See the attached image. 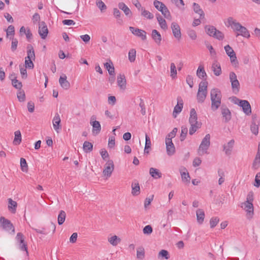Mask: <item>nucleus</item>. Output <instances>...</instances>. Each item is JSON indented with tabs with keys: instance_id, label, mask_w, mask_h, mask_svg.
Returning <instances> with one entry per match:
<instances>
[{
	"instance_id": "nucleus-1",
	"label": "nucleus",
	"mask_w": 260,
	"mask_h": 260,
	"mask_svg": "<svg viewBox=\"0 0 260 260\" xmlns=\"http://www.w3.org/2000/svg\"><path fill=\"white\" fill-rule=\"evenodd\" d=\"M189 123L190 125L189 134L190 135L194 134L202 126V123L198 121L197 114L194 108L190 110Z\"/></svg>"
},
{
	"instance_id": "nucleus-2",
	"label": "nucleus",
	"mask_w": 260,
	"mask_h": 260,
	"mask_svg": "<svg viewBox=\"0 0 260 260\" xmlns=\"http://www.w3.org/2000/svg\"><path fill=\"white\" fill-rule=\"evenodd\" d=\"M211 101V109L216 111L221 104V94L220 91L217 88H213L210 91Z\"/></svg>"
},
{
	"instance_id": "nucleus-3",
	"label": "nucleus",
	"mask_w": 260,
	"mask_h": 260,
	"mask_svg": "<svg viewBox=\"0 0 260 260\" xmlns=\"http://www.w3.org/2000/svg\"><path fill=\"white\" fill-rule=\"evenodd\" d=\"M210 135L208 134L203 139L198 149V153L199 155H203L204 154H208V150L210 145Z\"/></svg>"
},
{
	"instance_id": "nucleus-4",
	"label": "nucleus",
	"mask_w": 260,
	"mask_h": 260,
	"mask_svg": "<svg viewBox=\"0 0 260 260\" xmlns=\"http://www.w3.org/2000/svg\"><path fill=\"white\" fill-rule=\"evenodd\" d=\"M27 49V57L25 58V68L31 69L34 67L32 60L35 59V51L33 47L30 44L28 45Z\"/></svg>"
},
{
	"instance_id": "nucleus-5",
	"label": "nucleus",
	"mask_w": 260,
	"mask_h": 260,
	"mask_svg": "<svg viewBox=\"0 0 260 260\" xmlns=\"http://www.w3.org/2000/svg\"><path fill=\"white\" fill-rule=\"evenodd\" d=\"M153 5L157 10L161 13L166 18L169 20L172 19L171 13L164 3L157 0H155L153 2Z\"/></svg>"
},
{
	"instance_id": "nucleus-6",
	"label": "nucleus",
	"mask_w": 260,
	"mask_h": 260,
	"mask_svg": "<svg viewBox=\"0 0 260 260\" xmlns=\"http://www.w3.org/2000/svg\"><path fill=\"white\" fill-rule=\"evenodd\" d=\"M226 54L230 57V60L232 64L236 67L238 64V61L237 59L235 52L232 48L229 45H227L224 47Z\"/></svg>"
},
{
	"instance_id": "nucleus-7",
	"label": "nucleus",
	"mask_w": 260,
	"mask_h": 260,
	"mask_svg": "<svg viewBox=\"0 0 260 260\" xmlns=\"http://www.w3.org/2000/svg\"><path fill=\"white\" fill-rule=\"evenodd\" d=\"M235 103L238 104L242 108L243 111L246 115H249L251 113V106L249 103L246 100H240L235 98Z\"/></svg>"
},
{
	"instance_id": "nucleus-8",
	"label": "nucleus",
	"mask_w": 260,
	"mask_h": 260,
	"mask_svg": "<svg viewBox=\"0 0 260 260\" xmlns=\"http://www.w3.org/2000/svg\"><path fill=\"white\" fill-rule=\"evenodd\" d=\"M90 124L92 127V135L94 136L98 135L101 131V125L100 122L96 120L95 116L93 115L90 117Z\"/></svg>"
},
{
	"instance_id": "nucleus-9",
	"label": "nucleus",
	"mask_w": 260,
	"mask_h": 260,
	"mask_svg": "<svg viewBox=\"0 0 260 260\" xmlns=\"http://www.w3.org/2000/svg\"><path fill=\"white\" fill-rule=\"evenodd\" d=\"M114 170V165L113 161L111 159H109L105 165V167L103 171V175L106 176L107 178L110 177Z\"/></svg>"
},
{
	"instance_id": "nucleus-10",
	"label": "nucleus",
	"mask_w": 260,
	"mask_h": 260,
	"mask_svg": "<svg viewBox=\"0 0 260 260\" xmlns=\"http://www.w3.org/2000/svg\"><path fill=\"white\" fill-rule=\"evenodd\" d=\"M230 80L231 82L232 87L235 93H237L239 91L240 83L237 80V75L234 72H231L230 74Z\"/></svg>"
},
{
	"instance_id": "nucleus-11",
	"label": "nucleus",
	"mask_w": 260,
	"mask_h": 260,
	"mask_svg": "<svg viewBox=\"0 0 260 260\" xmlns=\"http://www.w3.org/2000/svg\"><path fill=\"white\" fill-rule=\"evenodd\" d=\"M224 23L227 27H231L235 31H236L241 25L232 17H229L226 21H224Z\"/></svg>"
},
{
	"instance_id": "nucleus-12",
	"label": "nucleus",
	"mask_w": 260,
	"mask_h": 260,
	"mask_svg": "<svg viewBox=\"0 0 260 260\" xmlns=\"http://www.w3.org/2000/svg\"><path fill=\"white\" fill-rule=\"evenodd\" d=\"M241 207L247 212V218H251L253 214V206L252 203L251 202H245L242 204Z\"/></svg>"
},
{
	"instance_id": "nucleus-13",
	"label": "nucleus",
	"mask_w": 260,
	"mask_h": 260,
	"mask_svg": "<svg viewBox=\"0 0 260 260\" xmlns=\"http://www.w3.org/2000/svg\"><path fill=\"white\" fill-rule=\"evenodd\" d=\"M0 223H1V226L6 231L12 230L13 234L15 233V229L13 224L11 223L10 221L5 218L3 217L0 218Z\"/></svg>"
},
{
	"instance_id": "nucleus-14",
	"label": "nucleus",
	"mask_w": 260,
	"mask_h": 260,
	"mask_svg": "<svg viewBox=\"0 0 260 260\" xmlns=\"http://www.w3.org/2000/svg\"><path fill=\"white\" fill-rule=\"evenodd\" d=\"M39 34L42 39H45L48 34V29L45 22H40L39 24Z\"/></svg>"
},
{
	"instance_id": "nucleus-15",
	"label": "nucleus",
	"mask_w": 260,
	"mask_h": 260,
	"mask_svg": "<svg viewBox=\"0 0 260 260\" xmlns=\"http://www.w3.org/2000/svg\"><path fill=\"white\" fill-rule=\"evenodd\" d=\"M173 36L175 38L179 40L181 37V33L179 25L175 22H173L171 26Z\"/></svg>"
},
{
	"instance_id": "nucleus-16",
	"label": "nucleus",
	"mask_w": 260,
	"mask_h": 260,
	"mask_svg": "<svg viewBox=\"0 0 260 260\" xmlns=\"http://www.w3.org/2000/svg\"><path fill=\"white\" fill-rule=\"evenodd\" d=\"M129 29L132 34L140 37L142 40H145L146 39V32L145 31L132 26H130Z\"/></svg>"
},
{
	"instance_id": "nucleus-17",
	"label": "nucleus",
	"mask_w": 260,
	"mask_h": 260,
	"mask_svg": "<svg viewBox=\"0 0 260 260\" xmlns=\"http://www.w3.org/2000/svg\"><path fill=\"white\" fill-rule=\"evenodd\" d=\"M166 145V151L167 153L169 156H172L175 153V147L172 141L169 140H165Z\"/></svg>"
},
{
	"instance_id": "nucleus-18",
	"label": "nucleus",
	"mask_w": 260,
	"mask_h": 260,
	"mask_svg": "<svg viewBox=\"0 0 260 260\" xmlns=\"http://www.w3.org/2000/svg\"><path fill=\"white\" fill-rule=\"evenodd\" d=\"M60 122L61 120L59 115L56 113L52 120V123L53 128L57 133H58L61 129Z\"/></svg>"
},
{
	"instance_id": "nucleus-19",
	"label": "nucleus",
	"mask_w": 260,
	"mask_h": 260,
	"mask_svg": "<svg viewBox=\"0 0 260 260\" xmlns=\"http://www.w3.org/2000/svg\"><path fill=\"white\" fill-rule=\"evenodd\" d=\"M117 82L120 89L124 90L126 89V80L124 75L119 74L117 76Z\"/></svg>"
},
{
	"instance_id": "nucleus-20",
	"label": "nucleus",
	"mask_w": 260,
	"mask_h": 260,
	"mask_svg": "<svg viewBox=\"0 0 260 260\" xmlns=\"http://www.w3.org/2000/svg\"><path fill=\"white\" fill-rule=\"evenodd\" d=\"M180 173L182 182L188 184L190 182V176L187 169L184 167L181 168L180 169Z\"/></svg>"
},
{
	"instance_id": "nucleus-21",
	"label": "nucleus",
	"mask_w": 260,
	"mask_h": 260,
	"mask_svg": "<svg viewBox=\"0 0 260 260\" xmlns=\"http://www.w3.org/2000/svg\"><path fill=\"white\" fill-rule=\"evenodd\" d=\"M132 194L133 196H137L140 193V187L138 181L134 180L131 185Z\"/></svg>"
},
{
	"instance_id": "nucleus-22",
	"label": "nucleus",
	"mask_w": 260,
	"mask_h": 260,
	"mask_svg": "<svg viewBox=\"0 0 260 260\" xmlns=\"http://www.w3.org/2000/svg\"><path fill=\"white\" fill-rule=\"evenodd\" d=\"M221 114L225 122H228L231 119V113L230 110L226 107H221Z\"/></svg>"
},
{
	"instance_id": "nucleus-23",
	"label": "nucleus",
	"mask_w": 260,
	"mask_h": 260,
	"mask_svg": "<svg viewBox=\"0 0 260 260\" xmlns=\"http://www.w3.org/2000/svg\"><path fill=\"white\" fill-rule=\"evenodd\" d=\"M67 77L66 75L62 74L60 76L59 79V83L62 88L64 89H68L70 87V82L67 80Z\"/></svg>"
},
{
	"instance_id": "nucleus-24",
	"label": "nucleus",
	"mask_w": 260,
	"mask_h": 260,
	"mask_svg": "<svg viewBox=\"0 0 260 260\" xmlns=\"http://www.w3.org/2000/svg\"><path fill=\"white\" fill-rule=\"evenodd\" d=\"M212 70L214 75L216 76H218L221 74L220 64L217 60H214L213 62Z\"/></svg>"
},
{
	"instance_id": "nucleus-25",
	"label": "nucleus",
	"mask_w": 260,
	"mask_h": 260,
	"mask_svg": "<svg viewBox=\"0 0 260 260\" xmlns=\"http://www.w3.org/2000/svg\"><path fill=\"white\" fill-rule=\"evenodd\" d=\"M151 37L155 43L159 45L161 41V36L160 33L156 29H153L151 33Z\"/></svg>"
},
{
	"instance_id": "nucleus-26",
	"label": "nucleus",
	"mask_w": 260,
	"mask_h": 260,
	"mask_svg": "<svg viewBox=\"0 0 260 260\" xmlns=\"http://www.w3.org/2000/svg\"><path fill=\"white\" fill-rule=\"evenodd\" d=\"M183 101L181 99H178V104L175 106L173 115L176 117L177 115L181 112L183 108Z\"/></svg>"
},
{
	"instance_id": "nucleus-27",
	"label": "nucleus",
	"mask_w": 260,
	"mask_h": 260,
	"mask_svg": "<svg viewBox=\"0 0 260 260\" xmlns=\"http://www.w3.org/2000/svg\"><path fill=\"white\" fill-rule=\"evenodd\" d=\"M236 31L239 32V34H238L237 36L241 35L247 38H249L250 36V34L247 29L245 27L242 26V25L240 26V27Z\"/></svg>"
},
{
	"instance_id": "nucleus-28",
	"label": "nucleus",
	"mask_w": 260,
	"mask_h": 260,
	"mask_svg": "<svg viewBox=\"0 0 260 260\" xmlns=\"http://www.w3.org/2000/svg\"><path fill=\"white\" fill-rule=\"evenodd\" d=\"M118 6L119 9L123 11L126 16L129 17L132 16V13L131 10L124 3H119Z\"/></svg>"
},
{
	"instance_id": "nucleus-29",
	"label": "nucleus",
	"mask_w": 260,
	"mask_h": 260,
	"mask_svg": "<svg viewBox=\"0 0 260 260\" xmlns=\"http://www.w3.org/2000/svg\"><path fill=\"white\" fill-rule=\"evenodd\" d=\"M197 222L201 224L203 223L205 218L204 211L201 209H199L196 211Z\"/></svg>"
},
{
	"instance_id": "nucleus-30",
	"label": "nucleus",
	"mask_w": 260,
	"mask_h": 260,
	"mask_svg": "<svg viewBox=\"0 0 260 260\" xmlns=\"http://www.w3.org/2000/svg\"><path fill=\"white\" fill-rule=\"evenodd\" d=\"M234 143V140H231L226 144L223 146V149L226 154L230 155L231 154Z\"/></svg>"
},
{
	"instance_id": "nucleus-31",
	"label": "nucleus",
	"mask_w": 260,
	"mask_h": 260,
	"mask_svg": "<svg viewBox=\"0 0 260 260\" xmlns=\"http://www.w3.org/2000/svg\"><path fill=\"white\" fill-rule=\"evenodd\" d=\"M145 256V252L144 248L141 246L137 248V258L138 260H143L144 259Z\"/></svg>"
},
{
	"instance_id": "nucleus-32",
	"label": "nucleus",
	"mask_w": 260,
	"mask_h": 260,
	"mask_svg": "<svg viewBox=\"0 0 260 260\" xmlns=\"http://www.w3.org/2000/svg\"><path fill=\"white\" fill-rule=\"evenodd\" d=\"M104 67L108 70L109 74L111 76H114L115 69L112 62L110 60L108 62L104 63Z\"/></svg>"
},
{
	"instance_id": "nucleus-33",
	"label": "nucleus",
	"mask_w": 260,
	"mask_h": 260,
	"mask_svg": "<svg viewBox=\"0 0 260 260\" xmlns=\"http://www.w3.org/2000/svg\"><path fill=\"white\" fill-rule=\"evenodd\" d=\"M156 18L160 27L164 30H167L168 29V25L165 19H164L159 14L156 15Z\"/></svg>"
},
{
	"instance_id": "nucleus-34",
	"label": "nucleus",
	"mask_w": 260,
	"mask_h": 260,
	"mask_svg": "<svg viewBox=\"0 0 260 260\" xmlns=\"http://www.w3.org/2000/svg\"><path fill=\"white\" fill-rule=\"evenodd\" d=\"M17 204L11 199H8V209L12 213H15L16 211Z\"/></svg>"
},
{
	"instance_id": "nucleus-35",
	"label": "nucleus",
	"mask_w": 260,
	"mask_h": 260,
	"mask_svg": "<svg viewBox=\"0 0 260 260\" xmlns=\"http://www.w3.org/2000/svg\"><path fill=\"white\" fill-rule=\"evenodd\" d=\"M149 174L154 179L160 178L161 177V173L159 171L154 168H150Z\"/></svg>"
},
{
	"instance_id": "nucleus-36",
	"label": "nucleus",
	"mask_w": 260,
	"mask_h": 260,
	"mask_svg": "<svg viewBox=\"0 0 260 260\" xmlns=\"http://www.w3.org/2000/svg\"><path fill=\"white\" fill-rule=\"evenodd\" d=\"M140 11L141 12V16H142L143 17L146 19H152L154 17L153 15L151 13L146 10L144 8L141 9V10Z\"/></svg>"
},
{
	"instance_id": "nucleus-37",
	"label": "nucleus",
	"mask_w": 260,
	"mask_h": 260,
	"mask_svg": "<svg viewBox=\"0 0 260 260\" xmlns=\"http://www.w3.org/2000/svg\"><path fill=\"white\" fill-rule=\"evenodd\" d=\"M108 242L113 246H116L121 242V239L117 236L114 235L108 239Z\"/></svg>"
},
{
	"instance_id": "nucleus-38",
	"label": "nucleus",
	"mask_w": 260,
	"mask_h": 260,
	"mask_svg": "<svg viewBox=\"0 0 260 260\" xmlns=\"http://www.w3.org/2000/svg\"><path fill=\"white\" fill-rule=\"evenodd\" d=\"M193 9L195 13L199 14L200 15V18H202L204 17V13L203 11L200 8V6L194 3L193 4Z\"/></svg>"
},
{
	"instance_id": "nucleus-39",
	"label": "nucleus",
	"mask_w": 260,
	"mask_h": 260,
	"mask_svg": "<svg viewBox=\"0 0 260 260\" xmlns=\"http://www.w3.org/2000/svg\"><path fill=\"white\" fill-rule=\"evenodd\" d=\"M66 217V212L61 210L58 215L57 221L59 225H61L64 222Z\"/></svg>"
},
{
	"instance_id": "nucleus-40",
	"label": "nucleus",
	"mask_w": 260,
	"mask_h": 260,
	"mask_svg": "<svg viewBox=\"0 0 260 260\" xmlns=\"http://www.w3.org/2000/svg\"><path fill=\"white\" fill-rule=\"evenodd\" d=\"M208 83L206 81H202L199 84L198 92L207 93Z\"/></svg>"
},
{
	"instance_id": "nucleus-41",
	"label": "nucleus",
	"mask_w": 260,
	"mask_h": 260,
	"mask_svg": "<svg viewBox=\"0 0 260 260\" xmlns=\"http://www.w3.org/2000/svg\"><path fill=\"white\" fill-rule=\"evenodd\" d=\"M83 149L85 152H89L92 150L93 145L88 141H85L83 143Z\"/></svg>"
},
{
	"instance_id": "nucleus-42",
	"label": "nucleus",
	"mask_w": 260,
	"mask_h": 260,
	"mask_svg": "<svg viewBox=\"0 0 260 260\" xmlns=\"http://www.w3.org/2000/svg\"><path fill=\"white\" fill-rule=\"evenodd\" d=\"M205 28L207 34L211 37L214 36L217 30L216 28L213 26H206Z\"/></svg>"
},
{
	"instance_id": "nucleus-43",
	"label": "nucleus",
	"mask_w": 260,
	"mask_h": 260,
	"mask_svg": "<svg viewBox=\"0 0 260 260\" xmlns=\"http://www.w3.org/2000/svg\"><path fill=\"white\" fill-rule=\"evenodd\" d=\"M158 257L160 259H168L170 257L169 253L166 250H161L158 253Z\"/></svg>"
},
{
	"instance_id": "nucleus-44",
	"label": "nucleus",
	"mask_w": 260,
	"mask_h": 260,
	"mask_svg": "<svg viewBox=\"0 0 260 260\" xmlns=\"http://www.w3.org/2000/svg\"><path fill=\"white\" fill-rule=\"evenodd\" d=\"M15 138L13 143L17 145L19 144L21 142V134L19 131H17L14 133Z\"/></svg>"
},
{
	"instance_id": "nucleus-45",
	"label": "nucleus",
	"mask_w": 260,
	"mask_h": 260,
	"mask_svg": "<svg viewBox=\"0 0 260 260\" xmlns=\"http://www.w3.org/2000/svg\"><path fill=\"white\" fill-rule=\"evenodd\" d=\"M260 167V155H256L254 160L252 164V168L254 170H257Z\"/></svg>"
},
{
	"instance_id": "nucleus-46",
	"label": "nucleus",
	"mask_w": 260,
	"mask_h": 260,
	"mask_svg": "<svg viewBox=\"0 0 260 260\" xmlns=\"http://www.w3.org/2000/svg\"><path fill=\"white\" fill-rule=\"evenodd\" d=\"M170 72H171V77L172 78H175L177 77V70L176 67L174 63L172 62L170 64Z\"/></svg>"
},
{
	"instance_id": "nucleus-47",
	"label": "nucleus",
	"mask_w": 260,
	"mask_h": 260,
	"mask_svg": "<svg viewBox=\"0 0 260 260\" xmlns=\"http://www.w3.org/2000/svg\"><path fill=\"white\" fill-rule=\"evenodd\" d=\"M207 93L202 92L200 91L198 92L197 93V100L199 103H203L206 98Z\"/></svg>"
},
{
	"instance_id": "nucleus-48",
	"label": "nucleus",
	"mask_w": 260,
	"mask_h": 260,
	"mask_svg": "<svg viewBox=\"0 0 260 260\" xmlns=\"http://www.w3.org/2000/svg\"><path fill=\"white\" fill-rule=\"evenodd\" d=\"M197 75L200 78H203L205 76H206V73L202 66H200L199 67L197 71Z\"/></svg>"
},
{
	"instance_id": "nucleus-49",
	"label": "nucleus",
	"mask_w": 260,
	"mask_h": 260,
	"mask_svg": "<svg viewBox=\"0 0 260 260\" xmlns=\"http://www.w3.org/2000/svg\"><path fill=\"white\" fill-rule=\"evenodd\" d=\"M136 51L134 49H132L128 52V59L131 62H134L136 59Z\"/></svg>"
},
{
	"instance_id": "nucleus-50",
	"label": "nucleus",
	"mask_w": 260,
	"mask_h": 260,
	"mask_svg": "<svg viewBox=\"0 0 260 260\" xmlns=\"http://www.w3.org/2000/svg\"><path fill=\"white\" fill-rule=\"evenodd\" d=\"M250 130L251 132L255 135H257L258 133V126L254 122H252L250 125Z\"/></svg>"
},
{
	"instance_id": "nucleus-51",
	"label": "nucleus",
	"mask_w": 260,
	"mask_h": 260,
	"mask_svg": "<svg viewBox=\"0 0 260 260\" xmlns=\"http://www.w3.org/2000/svg\"><path fill=\"white\" fill-rule=\"evenodd\" d=\"M20 166L22 171L27 172V164L26 161V160L23 158H20Z\"/></svg>"
},
{
	"instance_id": "nucleus-52",
	"label": "nucleus",
	"mask_w": 260,
	"mask_h": 260,
	"mask_svg": "<svg viewBox=\"0 0 260 260\" xmlns=\"http://www.w3.org/2000/svg\"><path fill=\"white\" fill-rule=\"evenodd\" d=\"M188 129L185 126H182L181 127V133L180 135V140L181 141H184L185 139L186 135L187 134Z\"/></svg>"
},
{
	"instance_id": "nucleus-53",
	"label": "nucleus",
	"mask_w": 260,
	"mask_h": 260,
	"mask_svg": "<svg viewBox=\"0 0 260 260\" xmlns=\"http://www.w3.org/2000/svg\"><path fill=\"white\" fill-rule=\"evenodd\" d=\"M187 35L192 40H195L197 38V33L195 30L189 29L187 30Z\"/></svg>"
},
{
	"instance_id": "nucleus-54",
	"label": "nucleus",
	"mask_w": 260,
	"mask_h": 260,
	"mask_svg": "<svg viewBox=\"0 0 260 260\" xmlns=\"http://www.w3.org/2000/svg\"><path fill=\"white\" fill-rule=\"evenodd\" d=\"M10 39L12 40V43H11V50L12 51H15L18 45V40L16 38H14V37L10 38Z\"/></svg>"
},
{
	"instance_id": "nucleus-55",
	"label": "nucleus",
	"mask_w": 260,
	"mask_h": 260,
	"mask_svg": "<svg viewBox=\"0 0 260 260\" xmlns=\"http://www.w3.org/2000/svg\"><path fill=\"white\" fill-rule=\"evenodd\" d=\"M177 128H174L171 132H170L167 136L166 140H169L170 141H172V139L175 137L176 133L177 132Z\"/></svg>"
},
{
	"instance_id": "nucleus-56",
	"label": "nucleus",
	"mask_w": 260,
	"mask_h": 260,
	"mask_svg": "<svg viewBox=\"0 0 260 260\" xmlns=\"http://www.w3.org/2000/svg\"><path fill=\"white\" fill-rule=\"evenodd\" d=\"M219 219L217 217H212L210 220V225L211 228H214L218 223Z\"/></svg>"
},
{
	"instance_id": "nucleus-57",
	"label": "nucleus",
	"mask_w": 260,
	"mask_h": 260,
	"mask_svg": "<svg viewBox=\"0 0 260 260\" xmlns=\"http://www.w3.org/2000/svg\"><path fill=\"white\" fill-rule=\"evenodd\" d=\"M17 98L20 102H23L25 99V93L23 90H20L17 93Z\"/></svg>"
},
{
	"instance_id": "nucleus-58",
	"label": "nucleus",
	"mask_w": 260,
	"mask_h": 260,
	"mask_svg": "<svg viewBox=\"0 0 260 260\" xmlns=\"http://www.w3.org/2000/svg\"><path fill=\"white\" fill-rule=\"evenodd\" d=\"M115 145V137L114 136H111L109 138L108 141V147L110 148H112Z\"/></svg>"
},
{
	"instance_id": "nucleus-59",
	"label": "nucleus",
	"mask_w": 260,
	"mask_h": 260,
	"mask_svg": "<svg viewBox=\"0 0 260 260\" xmlns=\"http://www.w3.org/2000/svg\"><path fill=\"white\" fill-rule=\"evenodd\" d=\"M18 245L19 247V249L22 251H25L26 252V255L28 256V252L27 251V244L25 242H23L22 243H18Z\"/></svg>"
},
{
	"instance_id": "nucleus-60",
	"label": "nucleus",
	"mask_w": 260,
	"mask_h": 260,
	"mask_svg": "<svg viewBox=\"0 0 260 260\" xmlns=\"http://www.w3.org/2000/svg\"><path fill=\"white\" fill-rule=\"evenodd\" d=\"M12 84L15 88L20 90L21 89L22 86L21 82L19 81L17 79L12 81Z\"/></svg>"
},
{
	"instance_id": "nucleus-61",
	"label": "nucleus",
	"mask_w": 260,
	"mask_h": 260,
	"mask_svg": "<svg viewBox=\"0 0 260 260\" xmlns=\"http://www.w3.org/2000/svg\"><path fill=\"white\" fill-rule=\"evenodd\" d=\"M143 232L144 234L150 235L152 232V228L151 225H147L144 228Z\"/></svg>"
},
{
	"instance_id": "nucleus-62",
	"label": "nucleus",
	"mask_w": 260,
	"mask_h": 260,
	"mask_svg": "<svg viewBox=\"0 0 260 260\" xmlns=\"http://www.w3.org/2000/svg\"><path fill=\"white\" fill-rule=\"evenodd\" d=\"M140 100L139 106L141 108V113L143 115H144L146 114L144 102L142 99H140Z\"/></svg>"
},
{
	"instance_id": "nucleus-63",
	"label": "nucleus",
	"mask_w": 260,
	"mask_h": 260,
	"mask_svg": "<svg viewBox=\"0 0 260 260\" xmlns=\"http://www.w3.org/2000/svg\"><path fill=\"white\" fill-rule=\"evenodd\" d=\"M16 240L17 241L18 243H22L23 242H24V236L22 233H17V236L16 237Z\"/></svg>"
},
{
	"instance_id": "nucleus-64",
	"label": "nucleus",
	"mask_w": 260,
	"mask_h": 260,
	"mask_svg": "<svg viewBox=\"0 0 260 260\" xmlns=\"http://www.w3.org/2000/svg\"><path fill=\"white\" fill-rule=\"evenodd\" d=\"M254 186L258 187L260 186V173H258L256 174L255 180L254 183L253 184Z\"/></svg>"
}]
</instances>
